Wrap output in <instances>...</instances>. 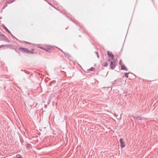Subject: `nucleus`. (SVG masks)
I'll use <instances>...</instances> for the list:
<instances>
[{"mask_svg": "<svg viewBox=\"0 0 158 158\" xmlns=\"http://www.w3.org/2000/svg\"><path fill=\"white\" fill-rule=\"evenodd\" d=\"M25 42L27 44H30V43L29 42Z\"/></svg>", "mask_w": 158, "mask_h": 158, "instance_id": "obj_19", "label": "nucleus"}, {"mask_svg": "<svg viewBox=\"0 0 158 158\" xmlns=\"http://www.w3.org/2000/svg\"><path fill=\"white\" fill-rule=\"evenodd\" d=\"M129 74V73H124L125 76L126 78H128V75Z\"/></svg>", "mask_w": 158, "mask_h": 158, "instance_id": "obj_14", "label": "nucleus"}, {"mask_svg": "<svg viewBox=\"0 0 158 158\" xmlns=\"http://www.w3.org/2000/svg\"><path fill=\"white\" fill-rule=\"evenodd\" d=\"M107 54L109 57H110L111 60H114V56L113 54L110 52L109 51H108L107 52Z\"/></svg>", "mask_w": 158, "mask_h": 158, "instance_id": "obj_4", "label": "nucleus"}, {"mask_svg": "<svg viewBox=\"0 0 158 158\" xmlns=\"http://www.w3.org/2000/svg\"><path fill=\"white\" fill-rule=\"evenodd\" d=\"M10 45L9 44H6V45H2L1 46H0V48H2L3 47H10Z\"/></svg>", "mask_w": 158, "mask_h": 158, "instance_id": "obj_10", "label": "nucleus"}, {"mask_svg": "<svg viewBox=\"0 0 158 158\" xmlns=\"http://www.w3.org/2000/svg\"><path fill=\"white\" fill-rule=\"evenodd\" d=\"M121 69L127 71V69L126 67L123 64H121Z\"/></svg>", "mask_w": 158, "mask_h": 158, "instance_id": "obj_6", "label": "nucleus"}, {"mask_svg": "<svg viewBox=\"0 0 158 158\" xmlns=\"http://www.w3.org/2000/svg\"><path fill=\"white\" fill-rule=\"evenodd\" d=\"M102 65L105 67H106L108 65V63L106 62H105L102 64Z\"/></svg>", "mask_w": 158, "mask_h": 158, "instance_id": "obj_12", "label": "nucleus"}, {"mask_svg": "<svg viewBox=\"0 0 158 158\" xmlns=\"http://www.w3.org/2000/svg\"><path fill=\"white\" fill-rule=\"evenodd\" d=\"M19 50L23 53H31L33 54L34 52H33L34 50L33 49H31V51H30L26 48L20 47L19 48Z\"/></svg>", "mask_w": 158, "mask_h": 158, "instance_id": "obj_1", "label": "nucleus"}, {"mask_svg": "<svg viewBox=\"0 0 158 158\" xmlns=\"http://www.w3.org/2000/svg\"><path fill=\"white\" fill-rule=\"evenodd\" d=\"M115 81L118 82V85H121L122 84V81L121 79L118 80L117 81Z\"/></svg>", "mask_w": 158, "mask_h": 158, "instance_id": "obj_9", "label": "nucleus"}, {"mask_svg": "<svg viewBox=\"0 0 158 158\" xmlns=\"http://www.w3.org/2000/svg\"><path fill=\"white\" fill-rule=\"evenodd\" d=\"M120 145L121 148H123L125 147V142L124 141V139L122 138H120Z\"/></svg>", "mask_w": 158, "mask_h": 158, "instance_id": "obj_3", "label": "nucleus"}, {"mask_svg": "<svg viewBox=\"0 0 158 158\" xmlns=\"http://www.w3.org/2000/svg\"><path fill=\"white\" fill-rule=\"evenodd\" d=\"M109 60L110 62V68L112 69H114L115 67V64L116 61L114 59L112 60L109 59Z\"/></svg>", "mask_w": 158, "mask_h": 158, "instance_id": "obj_2", "label": "nucleus"}, {"mask_svg": "<svg viewBox=\"0 0 158 158\" xmlns=\"http://www.w3.org/2000/svg\"><path fill=\"white\" fill-rule=\"evenodd\" d=\"M52 48L51 47H44V50L48 52H50Z\"/></svg>", "mask_w": 158, "mask_h": 158, "instance_id": "obj_5", "label": "nucleus"}, {"mask_svg": "<svg viewBox=\"0 0 158 158\" xmlns=\"http://www.w3.org/2000/svg\"><path fill=\"white\" fill-rule=\"evenodd\" d=\"M136 118L137 119L139 120H141L142 119V118L141 117H140V116H137L136 117Z\"/></svg>", "mask_w": 158, "mask_h": 158, "instance_id": "obj_15", "label": "nucleus"}, {"mask_svg": "<svg viewBox=\"0 0 158 158\" xmlns=\"http://www.w3.org/2000/svg\"><path fill=\"white\" fill-rule=\"evenodd\" d=\"M39 48L41 49H44V47H38Z\"/></svg>", "mask_w": 158, "mask_h": 158, "instance_id": "obj_17", "label": "nucleus"}, {"mask_svg": "<svg viewBox=\"0 0 158 158\" xmlns=\"http://www.w3.org/2000/svg\"><path fill=\"white\" fill-rule=\"evenodd\" d=\"M16 158H23L20 155L17 154L16 156Z\"/></svg>", "mask_w": 158, "mask_h": 158, "instance_id": "obj_13", "label": "nucleus"}, {"mask_svg": "<svg viewBox=\"0 0 158 158\" xmlns=\"http://www.w3.org/2000/svg\"><path fill=\"white\" fill-rule=\"evenodd\" d=\"M12 2H13L12 1H11L10 0H9L7 1L6 2V3H5V5L6 6H7V4H9L11 3H12Z\"/></svg>", "mask_w": 158, "mask_h": 158, "instance_id": "obj_8", "label": "nucleus"}, {"mask_svg": "<svg viewBox=\"0 0 158 158\" xmlns=\"http://www.w3.org/2000/svg\"><path fill=\"white\" fill-rule=\"evenodd\" d=\"M94 68H93V67H91V68H90L89 69V70L90 71H93L94 70Z\"/></svg>", "mask_w": 158, "mask_h": 158, "instance_id": "obj_16", "label": "nucleus"}, {"mask_svg": "<svg viewBox=\"0 0 158 158\" xmlns=\"http://www.w3.org/2000/svg\"><path fill=\"white\" fill-rule=\"evenodd\" d=\"M122 61L121 60H120L119 61V64L121 65V64H122Z\"/></svg>", "mask_w": 158, "mask_h": 158, "instance_id": "obj_18", "label": "nucleus"}, {"mask_svg": "<svg viewBox=\"0 0 158 158\" xmlns=\"http://www.w3.org/2000/svg\"><path fill=\"white\" fill-rule=\"evenodd\" d=\"M2 36H3V40L6 41L9 43L10 42V40L8 39V38L5 35H3Z\"/></svg>", "mask_w": 158, "mask_h": 158, "instance_id": "obj_7", "label": "nucleus"}, {"mask_svg": "<svg viewBox=\"0 0 158 158\" xmlns=\"http://www.w3.org/2000/svg\"><path fill=\"white\" fill-rule=\"evenodd\" d=\"M4 28L5 29V30L7 32H8L9 33H10V34H11V33L8 30V29L6 27H5Z\"/></svg>", "mask_w": 158, "mask_h": 158, "instance_id": "obj_11", "label": "nucleus"}]
</instances>
